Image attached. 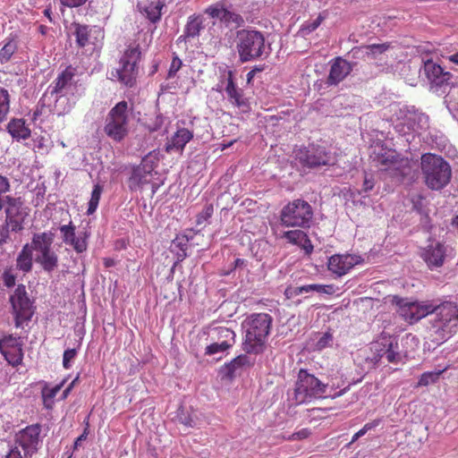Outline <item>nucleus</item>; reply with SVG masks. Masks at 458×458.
Instances as JSON below:
<instances>
[{"instance_id":"1","label":"nucleus","mask_w":458,"mask_h":458,"mask_svg":"<svg viewBox=\"0 0 458 458\" xmlns=\"http://www.w3.org/2000/svg\"><path fill=\"white\" fill-rule=\"evenodd\" d=\"M393 303L398 307L399 315L410 324L435 314L428 329L431 336H436V341L445 342L458 330V304L454 302L445 301L437 305L431 301H420L394 296Z\"/></svg>"},{"instance_id":"2","label":"nucleus","mask_w":458,"mask_h":458,"mask_svg":"<svg viewBox=\"0 0 458 458\" xmlns=\"http://www.w3.org/2000/svg\"><path fill=\"white\" fill-rule=\"evenodd\" d=\"M272 325L273 318L267 313H251L247 316L242 322V350L248 354L263 353L267 349Z\"/></svg>"},{"instance_id":"3","label":"nucleus","mask_w":458,"mask_h":458,"mask_svg":"<svg viewBox=\"0 0 458 458\" xmlns=\"http://www.w3.org/2000/svg\"><path fill=\"white\" fill-rule=\"evenodd\" d=\"M330 387L307 369H300L294 384L293 400L295 405L310 403L330 396Z\"/></svg>"},{"instance_id":"4","label":"nucleus","mask_w":458,"mask_h":458,"mask_svg":"<svg viewBox=\"0 0 458 458\" xmlns=\"http://www.w3.org/2000/svg\"><path fill=\"white\" fill-rule=\"evenodd\" d=\"M236 48L242 63L262 59L267 55L265 36L256 30H241L236 34Z\"/></svg>"},{"instance_id":"5","label":"nucleus","mask_w":458,"mask_h":458,"mask_svg":"<svg viewBox=\"0 0 458 458\" xmlns=\"http://www.w3.org/2000/svg\"><path fill=\"white\" fill-rule=\"evenodd\" d=\"M421 170L425 182L431 190L443 189L451 179V166L441 157L434 154H425L421 157Z\"/></svg>"},{"instance_id":"6","label":"nucleus","mask_w":458,"mask_h":458,"mask_svg":"<svg viewBox=\"0 0 458 458\" xmlns=\"http://www.w3.org/2000/svg\"><path fill=\"white\" fill-rule=\"evenodd\" d=\"M129 104L122 100L108 112L103 131L112 140L121 142L129 134Z\"/></svg>"},{"instance_id":"7","label":"nucleus","mask_w":458,"mask_h":458,"mask_svg":"<svg viewBox=\"0 0 458 458\" xmlns=\"http://www.w3.org/2000/svg\"><path fill=\"white\" fill-rule=\"evenodd\" d=\"M141 51L139 44H131L124 50L119 61V68L112 72V76L127 88L136 85L139 74V63Z\"/></svg>"},{"instance_id":"8","label":"nucleus","mask_w":458,"mask_h":458,"mask_svg":"<svg viewBox=\"0 0 458 458\" xmlns=\"http://www.w3.org/2000/svg\"><path fill=\"white\" fill-rule=\"evenodd\" d=\"M154 170V162L148 157L143 158L140 165L133 169L129 179V187L131 191L145 192V195L140 196L141 199L152 198L158 187L153 181L157 174Z\"/></svg>"},{"instance_id":"9","label":"nucleus","mask_w":458,"mask_h":458,"mask_svg":"<svg viewBox=\"0 0 458 458\" xmlns=\"http://www.w3.org/2000/svg\"><path fill=\"white\" fill-rule=\"evenodd\" d=\"M313 210L309 202H288L281 211L282 225L292 227H306L310 225Z\"/></svg>"},{"instance_id":"10","label":"nucleus","mask_w":458,"mask_h":458,"mask_svg":"<svg viewBox=\"0 0 458 458\" xmlns=\"http://www.w3.org/2000/svg\"><path fill=\"white\" fill-rule=\"evenodd\" d=\"M204 13L212 19H218L225 27L236 30L245 23L243 17L228 5L226 0L218 1L208 6Z\"/></svg>"},{"instance_id":"11","label":"nucleus","mask_w":458,"mask_h":458,"mask_svg":"<svg viewBox=\"0 0 458 458\" xmlns=\"http://www.w3.org/2000/svg\"><path fill=\"white\" fill-rule=\"evenodd\" d=\"M10 302L15 315L16 327H21L24 321L30 320L34 314L33 302L29 298L24 284H19L10 296Z\"/></svg>"},{"instance_id":"12","label":"nucleus","mask_w":458,"mask_h":458,"mask_svg":"<svg viewBox=\"0 0 458 458\" xmlns=\"http://www.w3.org/2000/svg\"><path fill=\"white\" fill-rule=\"evenodd\" d=\"M41 428L40 424L36 423L19 430L12 445L32 457L40 447Z\"/></svg>"},{"instance_id":"13","label":"nucleus","mask_w":458,"mask_h":458,"mask_svg":"<svg viewBox=\"0 0 458 458\" xmlns=\"http://www.w3.org/2000/svg\"><path fill=\"white\" fill-rule=\"evenodd\" d=\"M295 158L302 166L308 168L327 165L329 162L327 152L323 148L315 146L297 149Z\"/></svg>"},{"instance_id":"14","label":"nucleus","mask_w":458,"mask_h":458,"mask_svg":"<svg viewBox=\"0 0 458 458\" xmlns=\"http://www.w3.org/2000/svg\"><path fill=\"white\" fill-rule=\"evenodd\" d=\"M374 351L373 356L370 358L374 364H377L382 358H386L389 363H400L403 356L399 352V346L396 341L388 340L386 343H376L371 347Z\"/></svg>"},{"instance_id":"15","label":"nucleus","mask_w":458,"mask_h":458,"mask_svg":"<svg viewBox=\"0 0 458 458\" xmlns=\"http://www.w3.org/2000/svg\"><path fill=\"white\" fill-rule=\"evenodd\" d=\"M361 262L362 259L357 255L335 254L328 259L327 268L335 276L341 277Z\"/></svg>"},{"instance_id":"16","label":"nucleus","mask_w":458,"mask_h":458,"mask_svg":"<svg viewBox=\"0 0 458 458\" xmlns=\"http://www.w3.org/2000/svg\"><path fill=\"white\" fill-rule=\"evenodd\" d=\"M76 69L72 65L67 66L57 77L53 81L48 89L51 95L64 96L69 89L76 87L74 77Z\"/></svg>"},{"instance_id":"17","label":"nucleus","mask_w":458,"mask_h":458,"mask_svg":"<svg viewBox=\"0 0 458 458\" xmlns=\"http://www.w3.org/2000/svg\"><path fill=\"white\" fill-rule=\"evenodd\" d=\"M5 223L11 226L12 232L21 231L25 217L28 216V208L23 207V202H5Z\"/></svg>"},{"instance_id":"18","label":"nucleus","mask_w":458,"mask_h":458,"mask_svg":"<svg viewBox=\"0 0 458 458\" xmlns=\"http://www.w3.org/2000/svg\"><path fill=\"white\" fill-rule=\"evenodd\" d=\"M227 73V84L225 89L229 101L235 106H237L242 113L250 111V102L248 98L244 97L242 89H239L233 80V72L231 70L226 72Z\"/></svg>"},{"instance_id":"19","label":"nucleus","mask_w":458,"mask_h":458,"mask_svg":"<svg viewBox=\"0 0 458 458\" xmlns=\"http://www.w3.org/2000/svg\"><path fill=\"white\" fill-rule=\"evenodd\" d=\"M445 255V245L439 242H433L424 249L421 257L430 269H435L443 266Z\"/></svg>"},{"instance_id":"20","label":"nucleus","mask_w":458,"mask_h":458,"mask_svg":"<svg viewBox=\"0 0 458 458\" xmlns=\"http://www.w3.org/2000/svg\"><path fill=\"white\" fill-rule=\"evenodd\" d=\"M352 71L351 63L342 57H335L332 60L327 84L335 86L343 81Z\"/></svg>"},{"instance_id":"21","label":"nucleus","mask_w":458,"mask_h":458,"mask_svg":"<svg viewBox=\"0 0 458 458\" xmlns=\"http://www.w3.org/2000/svg\"><path fill=\"white\" fill-rule=\"evenodd\" d=\"M60 233L63 242L72 246L77 253H82L87 250L86 235L84 237H77L75 234V226L70 222L69 225H61Z\"/></svg>"},{"instance_id":"22","label":"nucleus","mask_w":458,"mask_h":458,"mask_svg":"<svg viewBox=\"0 0 458 458\" xmlns=\"http://www.w3.org/2000/svg\"><path fill=\"white\" fill-rule=\"evenodd\" d=\"M424 71L428 81L438 87L448 84L453 77L450 72L444 71L439 64L434 63L432 60L425 62Z\"/></svg>"},{"instance_id":"23","label":"nucleus","mask_w":458,"mask_h":458,"mask_svg":"<svg viewBox=\"0 0 458 458\" xmlns=\"http://www.w3.org/2000/svg\"><path fill=\"white\" fill-rule=\"evenodd\" d=\"M6 131L16 141L28 140L31 136V130L23 118H12L6 125Z\"/></svg>"},{"instance_id":"24","label":"nucleus","mask_w":458,"mask_h":458,"mask_svg":"<svg viewBox=\"0 0 458 458\" xmlns=\"http://www.w3.org/2000/svg\"><path fill=\"white\" fill-rule=\"evenodd\" d=\"M204 29V17L201 14L194 13L188 17L184 26L183 35L180 36L178 40H186L187 38H194L199 36L200 31Z\"/></svg>"},{"instance_id":"25","label":"nucleus","mask_w":458,"mask_h":458,"mask_svg":"<svg viewBox=\"0 0 458 458\" xmlns=\"http://www.w3.org/2000/svg\"><path fill=\"white\" fill-rule=\"evenodd\" d=\"M191 240L192 236L177 234L176 237L172 241L171 249L176 256L174 266L177 263L183 261L188 257V245Z\"/></svg>"},{"instance_id":"26","label":"nucleus","mask_w":458,"mask_h":458,"mask_svg":"<svg viewBox=\"0 0 458 458\" xmlns=\"http://www.w3.org/2000/svg\"><path fill=\"white\" fill-rule=\"evenodd\" d=\"M193 133L186 128H181L176 131L167 145V150L176 149L182 151L185 145L191 140Z\"/></svg>"},{"instance_id":"27","label":"nucleus","mask_w":458,"mask_h":458,"mask_svg":"<svg viewBox=\"0 0 458 458\" xmlns=\"http://www.w3.org/2000/svg\"><path fill=\"white\" fill-rule=\"evenodd\" d=\"M16 267L23 273H28L32 269V247L30 244H25L19 252Z\"/></svg>"},{"instance_id":"28","label":"nucleus","mask_w":458,"mask_h":458,"mask_svg":"<svg viewBox=\"0 0 458 458\" xmlns=\"http://www.w3.org/2000/svg\"><path fill=\"white\" fill-rule=\"evenodd\" d=\"M164 4L160 0H151L143 6H140L141 12L153 23L158 21L161 18V10Z\"/></svg>"},{"instance_id":"29","label":"nucleus","mask_w":458,"mask_h":458,"mask_svg":"<svg viewBox=\"0 0 458 458\" xmlns=\"http://www.w3.org/2000/svg\"><path fill=\"white\" fill-rule=\"evenodd\" d=\"M36 261L41 265L45 271L50 273L56 268L58 265V257L51 249L49 250L40 252V255L37 257Z\"/></svg>"},{"instance_id":"30","label":"nucleus","mask_w":458,"mask_h":458,"mask_svg":"<svg viewBox=\"0 0 458 458\" xmlns=\"http://www.w3.org/2000/svg\"><path fill=\"white\" fill-rule=\"evenodd\" d=\"M53 243V234L50 233H35L32 238L30 247L32 250H36L39 252L51 250Z\"/></svg>"},{"instance_id":"31","label":"nucleus","mask_w":458,"mask_h":458,"mask_svg":"<svg viewBox=\"0 0 458 458\" xmlns=\"http://www.w3.org/2000/svg\"><path fill=\"white\" fill-rule=\"evenodd\" d=\"M248 363L249 357L246 354H241L233 359L230 362L225 364L223 368V372L225 376L228 377H233L237 369L242 368Z\"/></svg>"},{"instance_id":"32","label":"nucleus","mask_w":458,"mask_h":458,"mask_svg":"<svg viewBox=\"0 0 458 458\" xmlns=\"http://www.w3.org/2000/svg\"><path fill=\"white\" fill-rule=\"evenodd\" d=\"M391 47H392L390 42H385L382 44H371L361 47V48L365 50V56L372 60L378 58L379 55L386 53Z\"/></svg>"},{"instance_id":"33","label":"nucleus","mask_w":458,"mask_h":458,"mask_svg":"<svg viewBox=\"0 0 458 458\" xmlns=\"http://www.w3.org/2000/svg\"><path fill=\"white\" fill-rule=\"evenodd\" d=\"M18 50V42L14 38H7L6 42L0 49V63L2 64L8 63L15 52Z\"/></svg>"},{"instance_id":"34","label":"nucleus","mask_w":458,"mask_h":458,"mask_svg":"<svg viewBox=\"0 0 458 458\" xmlns=\"http://www.w3.org/2000/svg\"><path fill=\"white\" fill-rule=\"evenodd\" d=\"M176 420L179 423L187 428H194L197 426L196 419L192 415V411L182 405L177 409Z\"/></svg>"},{"instance_id":"35","label":"nucleus","mask_w":458,"mask_h":458,"mask_svg":"<svg viewBox=\"0 0 458 458\" xmlns=\"http://www.w3.org/2000/svg\"><path fill=\"white\" fill-rule=\"evenodd\" d=\"M326 18L327 15L320 13L315 20L304 21L299 30V33L303 37L310 35L320 26Z\"/></svg>"},{"instance_id":"36","label":"nucleus","mask_w":458,"mask_h":458,"mask_svg":"<svg viewBox=\"0 0 458 458\" xmlns=\"http://www.w3.org/2000/svg\"><path fill=\"white\" fill-rule=\"evenodd\" d=\"M11 107V96L9 91L0 87V123L7 119Z\"/></svg>"},{"instance_id":"37","label":"nucleus","mask_w":458,"mask_h":458,"mask_svg":"<svg viewBox=\"0 0 458 458\" xmlns=\"http://www.w3.org/2000/svg\"><path fill=\"white\" fill-rule=\"evenodd\" d=\"M73 25L75 27L76 43L80 47H84L89 44L90 29L88 25L79 23H74Z\"/></svg>"},{"instance_id":"38","label":"nucleus","mask_w":458,"mask_h":458,"mask_svg":"<svg viewBox=\"0 0 458 458\" xmlns=\"http://www.w3.org/2000/svg\"><path fill=\"white\" fill-rule=\"evenodd\" d=\"M214 332L216 334V339L218 342H225L230 347L235 343V333L225 327H218L214 328Z\"/></svg>"},{"instance_id":"39","label":"nucleus","mask_w":458,"mask_h":458,"mask_svg":"<svg viewBox=\"0 0 458 458\" xmlns=\"http://www.w3.org/2000/svg\"><path fill=\"white\" fill-rule=\"evenodd\" d=\"M3 356L5 358L7 362L13 366L19 365L22 360V351L21 347H15L13 349L1 350Z\"/></svg>"},{"instance_id":"40","label":"nucleus","mask_w":458,"mask_h":458,"mask_svg":"<svg viewBox=\"0 0 458 458\" xmlns=\"http://www.w3.org/2000/svg\"><path fill=\"white\" fill-rule=\"evenodd\" d=\"M301 289L302 293L316 292L320 294H333L335 292L334 285L332 284H311L301 285Z\"/></svg>"},{"instance_id":"41","label":"nucleus","mask_w":458,"mask_h":458,"mask_svg":"<svg viewBox=\"0 0 458 458\" xmlns=\"http://www.w3.org/2000/svg\"><path fill=\"white\" fill-rule=\"evenodd\" d=\"M445 370V369H444L427 371V372L422 373L419 378L418 386H427L430 384L436 383L439 379L440 375Z\"/></svg>"},{"instance_id":"42","label":"nucleus","mask_w":458,"mask_h":458,"mask_svg":"<svg viewBox=\"0 0 458 458\" xmlns=\"http://www.w3.org/2000/svg\"><path fill=\"white\" fill-rule=\"evenodd\" d=\"M80 350V346L73 348H68L64 352L63 354V367L65 369H70L72 366L73 360L78 355V352Z\"/></svg>"},{"instance_id":"43","label":"nucleus","mask_w":458,"mask_h":458,"mask_svg":"<svg viewBox=\"0 0 458 458\" xmlns=\"http://www.w3.org/2000/svg\"><path fill=\"white\" fill-rule=\"evenodd\" d=\"M334 343V336L331 332L327 331L320 335L315 344V349L322 351L327 347L332 346Z\"/></svg>"},{"instance_id":"44","label":"nucleus","mask_w":458,"mask_h":458,"mask_svg":"<svg viewBox=\"0 0 458 458\" xmlns=\"http://www.w3.org/2000/svg\"><path fill=\"white\" fill-rule=\"evenodd\" d=\"M283 237L289 242L299 245L301 243L302 239L306 237V233L301 230H292L284 232Z\"/></svg>"},{"instance_id":"45","label":"nucleus","mask_w":458,"mask_h":458,"mask_svg":"<svg viewBox=\"0 0 458 458\" xmlns=\"http://www.w3.org/2000/svg\"><path fill=\"white\" fill-rule=\"evenodd\" d=\"M379 423L380 420H374L373 421L366 423L362 428H360L352 436L349 445H352V443L356 442L360 437H363L369 431L377 428L379 425Z\"/></svg>"},{"instance_id":"46","label":"nucleus","mask_w":458,"mask_h":458,"mask_svg":"<svg viewBox=\"0 0 458 458\" xmlns=\"http://www.w3.org/2000/svg\"><path fill=\"white\" fill-rule=\"evenodd\" d=\"M230 348L231 347L229 346V344H225V342H216V343H213L206 347L205 354L210 356V355H214V354H216L219 352H224Z\"/></svg>"},{"instance_id":"47","label":"nucleus","mask_w":458,"mask_h":458,"mask_svg":"<svg viewBox=\"0 0 458 458\" xmlns=\"http://www.w3.org/2000/svg\"><path fill=\"white\" fill-rule=\"evenodd\" d=\"M214 212V207L212 204L207 205L202 212L197 215L196 224L200 225L208 221L209 217H211Z\"/></svg>"},{"instance_id":"48","label":"nucleus","mask_w":458,"mask_h":458,"mask_svg":"<svg viewBox=\"0 0 458 458\" xmlns=\"http://www.w3.org/2000/svg\"><path fill=\"white\" fill-rule=\"evenodd\" d=\"M10 188L9 180L0 174V200H4V198H6V200H16L6 196V193L10 191Z\"/></svg>"},{"instance_id":"49","label":"nucleus","mask_w":458,"mask_h":458,"mask_svg":"<svg viewBox=\"0 0 458 458\" xmlns=\"http://www.w3.org/2000/svg\"><path fill=\"white\" fill-rule=\"evenodd\" d=\"M15 347H21L18 339L12 335L6 336L0 340V351L13 349Z\"/></svg>"},{"instance_id":"50","label":"nucleus","mask_w":458,"mask_h":458,"mask_svg":"<svg viewBox=\"0 0 458 458\" xmlns=\"http://www.w3.org/2000/svg\"><path fill=\"white\" fill-rule=\"evenodd\" d=\"M182 60L177 55H174L172 59V62H171V64H170V67L168 70L167 78H169V79L174 78L177 72L182 68Z\"/></svg>"},{"instance_id":"51","label":"nucleus","mask_w":458,"mask_h":458,"mask_svg":"<svg viewBox=\"0 0 458 458\" xmlns=\"http://www.w3.org/2000/svg\"><path fill=\"white\" fill-rule=\"evenodd\" d=\"M4 458H32L27 454L23 453L17 446H13L12 444L9 445V450L4 455Z\"/></svg>"},{"instance_id":"52","label":"nucleus","mask_w":458,"mask_h":458,"mask_svg":"<svg viewBox=\"0 0 458 458\" xmlns=\"http://www.w3.org/2000/svg\"><path fill=\"white\" fill-rule=\"evenodd\" d=\"M164 123V118L161 114H157L153 121L147 123L146 126L151 132L158 131Z\"/></svg>"},{"instance_id":"53","label":"nucleus","mask_w":458,"mask_h":458,"mask_svg":"<svg viewBox=\"0 0 458 458\" xmlns=\"http://www.w3.org/2000/svg\"><path fill=\"white\" fill-rule=\"evenodd\" d=\"M63 386V383L56 385L54 387H44L42 389V395H46L47 399H51L54 401V398L57 394V393L60 391L61 387Z\"/></svg>"},{"instance_id":"54","label":"nucleus","mask_w":458,"mask_h":458,"mask_svg":"<svg viewBox=\"0 0 458 458\" xmlns=\"http://www.w3.org/2000/svg\"><path fill=\"white\" fill-rule=\"evenodd\" d=\"M4 284L10 288L15 285L16 277L10 271L5 270L2 276Z\"/></svg>"},{"instance_id":"55","label":"nucleus","mask_w":458,"mask_h":458,"mask_svg":"<svg viewBox=\"0 0 458 458\" xmlns=\"http://www.w3.org/2000/svg\"><path fill=\"white\" fill-rule=\"evenodd\" d=\"M388 162H389L390 165L389 166H386L384 168L385 170H388V169L397 170L399 168L398 161L394 157V156H391V158H388V157L384 158V157H382L381 160H380V163H381L382 165H386Z\"/></svg>"},{"instance_id":"56","label":"nucleus","mask_w":458,"mask_h":458,"mask_svg":"<svg viewBox=\"0 0 458 458\" xmlns=\"http://www.w3.org/2000/svg\"><path fill=\"white\" fill-rule=\"evenodd\" d=\"M86 427L84 428L83 429V432L75 439L74 441V445H73V449L76 450L83 441H85L89 436V421L87 420L86 422Z\"/></svg>"},{"instance_id":"57","label":"nucleus","mask_w":458,"mask_h":458,"mask_svg":"<svg viewBox=\"0 0 458 458\" xmlns=\"http://www.w3.org/2000/svg\"><path fill=\"white\" fill-rule=\"evenodd\" d=\"M299 246L305 251L307 255L311 254L314 249L313 244L311 243V241L307 234L306 237L302 239V242L299 244Z\"/></svg>"},{"instance_id":"58","label":"nucleus","mask_w":458,"mask_h":458,"mask_svg":"<svg viewBox=\"0 0 458 458\" xmlns=\"http://www.w3.org/2000/svg\"><path fill=\"white\" fill-rule=\"evenodd\" d=\"M10 231H11V226H8L6 223H5V225L0 229V246L4 244L7 242V240L9 239Z\"/></svg>"},{"instance_id":"59","label":"nucleus","mask_w":458,"mask_h":458,"mask_svg":"<svg viewBox=\"0 0 458 458\" xmlns=\"http://www.w3.org/2000/svg\"><path fill=\"white\" fill-rule=\"evenodd\" d=\"M61 4L64 6L73 8L83 5L87 0H60Z\"/></svg>"},{"instance_id":"60","label":"nucleus","mask_w":458,"mask_h":458,"mask_svg":"<svg viewBox=\"0 0 458 458\" xmlns=\"http://www.w3.org/2000/svg\"><path fill=\"white\" fill-rule=\"evenodd\" d=\"M284 294L287 298H293L302 294L301 286L286 288Z\"/></svg>"},{"instance_id":"61","label":"nucleus","mask_w":458,"mask_h":458,"mask_svg":"<svg viewBox=\"0 0 458 458\" xmlns=\"http://www.w3.org/2000/svg\"><path fill=\"white\" fill-rule=\"evenodd\" d=\"M74 332H75V335L78 336V340H77V343H78V346L81 347V343H82V340H83V337H84V335H85V328L83 326L81 327H79L78 325L75 327L74 328Z\"/></svg>"},{"instance_id":"62","label":"nucleus","mask_w":458,"mask_h":458,"mask_svg":"<svg viewBox=\"0 0 458 458\" xmlns=\"http://www.w3.org/2000/svg\"><path fill=\"white\" fill-rule=\"evenodd\" d=\"M310 434L308 428H302L293 435V439H304L307 438Z\"/></svg>"},{"instance_id":"63","label":"nucleus","mask_w":458,"mask_h":458,"mask_svg":"<svg viewBox=\"0 0 458 458\" xmlns=\"http://www.w3.org/2000/svg\"><path fill=\"white\" fill-rule=\"evenodd\" d=\"M264 70L263 66H255L247 73V82L250 83L257 72H260Z\"/></svg>"},{"instance_id":"64","label":"nucleus","mask_w":458,"mask_h":458,"mask_svg":"<svg viewBox=\"0 0 458 458\" xmlns=\"http://www.w3.org/2000/svg\"><path fill=\"white\" fill-rule=\"evenodd\" d=\"M248 261L244 259L237 258L233 262V267L232 270H235L238 268H243L247 266Z\"/></svg>"}]
</instances>
